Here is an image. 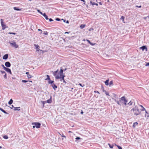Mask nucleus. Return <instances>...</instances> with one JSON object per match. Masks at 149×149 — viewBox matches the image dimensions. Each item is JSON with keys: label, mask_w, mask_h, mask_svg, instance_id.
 I'll use <instances>...</instances> for the list:
<instances>
[{"label": "nucleus", "mask_w": 149, "mask_h": 149, "mask_svg": "<svg viewBox=\"0 0 149 149\" xmlns=\"http://www.w3.org/2000/svg\"><path fill=\"white\" fill-rule=\"evenodd\" d=\"M131 112H132L134 115L137 116L139 115H142L143 113H141V111L139 109L137 106L132 108L131 110Z\"/></svg>", "instance_id": "f257e3e1"}, {"label": "nucleus", "mask_w": 149, "mask_h": 149, "mask_svg": "<svg viewBox=\"0 0 149 149\" xmlns=\"http://www.w3.org/2000/svg\"><path fill=\"white\" fill-rule=\"evenodd\" d=\"M120 100L121 101L122 104H124L125 105L127 104V100L125 97H122L120 98Z\"/></svg>", "instance_id": "f03ea898"}, {"label": "nucleus", "mask_w": 149, "mask_h": 149, "mask_svg": "<svg viewBox=\"0 0 149 149\" xmlns=\"http://www.w3.org/2000/svg\"><path fill=\"white\" fill-rule=\"evenodd\" d=\"M32 125H34L33 126V128L35 127V126L37 128H39L40 127L41 124L39 122H34L32 123Z\"/></svg>", "instance_id": "7ed1b4c3"}, {"label": "nucleus", "mask_w": 149, "mask_h": 149, "mask_svg": "<svg viewBox=\"0 0 149 149\" xmlns=\"http://www.w3.org/2000/svg\"><path fill=\"white\" fill-rule=\"evenodd\" d=\"M8 43H9L12 47H14L15 48H17L18 47V45L16 44V42L14 41H13L11 42H9Z\"/></svg>", "instance_id": "20e7f679"}, {"label": "nucleus", "mask_w": 149, "mask_h": 149, "mask_svg": "<svg viewBox=\"0 0 149 149\" xmlns=\"http://www.w3.org/2000/svg\"><path fill=\"white\" fill-rule=\"evenodd\" d=\"M58 70H57L56 71L53 72V75L55 76V78L56 79H60V77L59 76Z\"/></svg>", "instance_id": "39448f33"}, {"label": "nucleus", "mask_w": 149, "mask_h": 149, "mask_svg": "<svg viewBox=\"0 0 149 149\" xmlns=\"http://www.w3.org/2000/svg\"><path fill=\"white\" fill-rule=\"evenodd\" d=\"M3 21V19H1V24L2 26V29L4 30L6 28V25L4 24Z\"/></svg>", "instance_id": "423d86ee"}, {"label": "nucleus", "mask_w": 149, "mask_h": 149, "mask_svg": "<svg viewBox=\"0 0 149 149\" xmlns=\"http://www.w3.org/2000/svg\"><path fill=\"white\" fill-rule=\"evenodd\" d=\"M5 65L7 67H10L11 66V64L10 63V62L7 61L5 62Z\"/></svg>", "instance_id": "0eeeda50"}, {"label": "nucleus", "mask_w": 149, "mask_h": 149, "mask_svg": "<svg viewBox=\"0 0 149 149\" xmlns=\"http://www.w3.org/2000/svg\"><path fill=\"white\" fill-rule=\"evenodd\" d=\"M145 111L144 113H145V117H147V119H148L149 118V113H148L146 110Z\"/></svg>", "instance_id": "6e6552de"}, {"label": "nucleus", "mask_w": 149, "mask_h": 149, "mask_svg": "<svg viewBox=\"0 0 149 149\" xmlns=\"http://www.w3.org/2000/svg\"><path fill=\"white\" fill-rule=\"evenodd\" d=\"M63 70L62 69H61L60 72L59 73V74L60 76L59 77H60V78H61V77H62L63 76Z\"/></svg>", "instance_id": "1a4fd4ad"}, {"label": "nucleus", "mask_w": 149, "mask_h": 149, "mask_svg": "<svg viewBox=\"0 0 149 149\" xmlns=\"http://www.w3.org/2000/svg\"><path fill=\"white\" fill-rule=\"evenodd\" d=\"M140 48L142 49L143 51L145 49H146V51H147V47L145 46H143L141 47Z\"/></svg>", "instance_id": "9d476101"}, {"label": "nucleus", "mask_w": 149, "mask_h": 149, "mask_svg": "<svg viewBox=\"0 0 149 149\" xmlns=\"http://www.w3.org/2000/svg\"><path fill=\"white\" fill-rule=\"evenodd\" d=\"M8 54H5L3 56V58L4 60H6L8 58Z\"/></svg>", "instance_id": "9b49d317"}, {"label": "nucleus", "mask_w": 149, "mask_h": 149, "mask_svg": "<svg viewBox=\"0 0 149 149\" xmlns=\"http://www.w3.org/2000/svg\"><path fill=\"white\" fill-rule=\"evenodd\" d=\"M52 97L51 96L50 97V98L49 99L47 100V101H45V102H46V103H48L49 104L51 103L52 102Z\"/></svg>", "instance_id": "f8f14e48"}, {"label": "nucleus", "mask_w": 149, "mask_h": 149, "mask_svg": "<svg viewBox=\"0 0 149 149\" xmlns=\"http://www.w3.org/2000/svg\"><path fill=\"white\" fill-rule=\"evenodd\" d=\"M115 102L117 103V104L121 106L122 104L121 101L120 100V99L119 101H118L116 100H114Z\"/></svg>", "instance_id": "ddd939ff"}, {"label": "nucleus", "mask_w": 149, "mask_h": 149, "mask_svg": "<svg viewBox=\"0 0 149 149\" xmlns=\"http://www.w3.org/2000/svg\"><path fill=\"white\" fill-rule=\"evenodd\" d=\"M51 86H52L53 89L55 90L57 88V86L54 84L51 85Z\"/></svg>", "instance_id": "4468645a"}, {"label": "nucleus", "mask_w": 149, "mask_h": 149, "mask_svg": "<svg viewBox=\"0 0 149 149\" xmlns=\"http://www.w3.org/2000/svg\"><path fill=\"white\" fill-rule=\"evenodd\" d=\"M0 110L2 112L6 114H8V113L6 112L5 110H4L2 108L0 107Z\"/></svg>", "instance_id": "2eb2a0df"}, {"label": "nucleus", "mask_w": 149, "mask_h": 149, "mask_svg": "<svg viewBox=\"0 0 149 149\" xmlns=\"http://www.w3.org/2000/svg\"><path fill=\"white\" fill-rule=\"evenodd\" d=\"M140 107H141L142 108L141 109H140L141 111H146V109L143 107V106L142 105H140Z\"/></svg>", "instance_id": "dca6fc26"}, {"label": "nucleus", "mask_w": 149, "mask_h": 149, "mask_svg": "<svg viewBox=\"0 0 149 149\" xmlns=\"http://www.w3.org/2000/svg\"><path fill=\"white\" fill-rule=\"evenodd\" d=\"M42 15L45 18L46 20H48L49 19L47 16L46 15L45 13H44L42 14Z\"/></svg>", "instance_id": "f3484780"}, {"label": "nucleus", "mask_w": 149, "mask_h": 149, "mask_svg": "<svg viewBox=\"0 0 149 149\" xmlns=\"http://www.w3.org/2000/svg\"><path fill=\"white\" fill-rule=\"evenodd\" d=\"M90 3L92 5H96L97 6H98V4L94 2H92V1H90Z\"/></svg>", "instance_id": "a211bd4d"}, {"label": "nucleus", "mask_w": 149, "mask_h": 149, "mask_svg": "<svg viewBox=\"0 0 149 149\" xmlns=\"http://www.w3.org/2000/svg\"><path fill=\"white\" fill-rule=\"evenodd\" d=\"M65 77V75H63V77H61V78H62V79L63 81V82L65 84H66L67 83V82L65 80V79H64V77Z\"/></svg>", "instance_id": "6ab92c4d"}, {"label": "nucleus", "mask_w": 149, "mask_h": 149, "mask_svg": "<svg viewBox=\"0 0 149 149\" xmlns=\"http://www.w3.org/2000/svg\"><path fill=\"white\" fill-rule=\"evenodd\" d=\"M47 78H46V79H45V80H48V81H50V77H49V75H47Z\"/></svg>", "instance_id": "aec40b11"}, {"label": "nucleus", "mask_w": 149, "mask_h": 149, "mask_svg": "<svg viewBox=\"0 0 149 149\" xmlns=\"http://www.w3.org/2000/svg\"><path fill=\"white\" fill-rule=\"evenodd\" d=\"M13 9L15 10H17V11H19V10H21L19 8L17 7H14L13 8Z\"/></svg>", "instance_id": "412c9836"}, {"label": "nucleus", "mask_w": 149, "mask_h": 149, "mask_svg": "<svg viewBox=\"0 0 149 149\" xmlns=\"http://www.w3.org/2000/svg\"><path fill=\"white\" fill-rule=\"evenodd\" d=\"M109 79H107V80L105 81V84L106 85H107V86L108 85H109Z\"/></svg>", "instance_id": "4be33fe9"}, {"label": "nucleus", "mask_w": 149, "mask_h": 149, "mask_svg": "<svg viewBox=\"0 0 149 149\" xmlns=\"http://www.w3.org/2000/svg\"><path fill=\"white\" fill-rule=\"evenodd\" d=\"M13 102V100L12 99H10L8 102V103L10 105L12 104Z\"/></svg>", "instance_id": "5701e85b"}, {"label": "nucleus", "mask_w": 149, "mask_h": 149, "mask_svg": "<svg viewBox=\"0 0 149 149\" xmlns=\"http://www.w3.org/2000/svg\"><path fill=\"white\" fill-rule=\"evenodd\" d=\"M54 82V81H51V80H50V81H49L48 82V83L49 84H50L51 85L52 84H53V83Z\"/></svg>", "instance_id": "b1692460"}, {"label": "nucleus", "mask_w": 149, "mask_h": 149, "mask_svg": "<svg viewBox=\"0 0 149 149\" xmlns=\"http://www.w3.org/2000/svg\"><path fill=\"white\" fill-rule=\"evenodd\" d=\"M28 81H29L31 82H32V81H26V80H22V82L23 83H26Z\"/></svg>", "instance_id": "393cba45"}, {"label": "nucleus", "mask_w": 149, "mask_h": 149, "mask_svg": "<svg viewBox=\"0 0 149 149\" xmlns=\"http://www.w3.org/2000/svg\"><path fill=\"white\" fill-rule=\"evenodd\" d=\"M85 26V25L84 24H81L80 26V28L81 29H83L84 28Z\"/></svg>", "instance_id": "a878e982"}, {"label": "nucleus", "mask_w": 149, "mask_h": 149, "mask_svg": "<svg viewBox=\"0 0 149 149\" xmlns=\"http://www.w3.org/2000/svg\"><path fill=\"white\" fill-rule=\"evenodd\" d=\"M6 72H8L10 73L11 74H12V72H11V70L9 68L7 70Z\"/></svg>", "instance_id": "bb28decb"}, {"label": "nucleus", "mask_w": 149, "mask_h": 149, "mask_svg": "<svg viewBox=\"0 0 149 149\" xmlns=\"http://www.w3.org/2000/svg\"><path fill=\"white\" fill-rule=\"evenodd\" d=\"M103 92H104L105 93V94L107 95H108L109 96H110V95H109V93L106 91H105L104 90V91H103Z\"/></svg>", "instance_id": "cd10ccee"}, {"label": "nucleus", "mask_w": 149, "mask_h": 149, "mask_svg": "<svg viewBox=\"0 0 149 149\" xmlns=\"http://www.w3.org/2000/svg\"><path fill=\"white\" fill-rule=\"evenodd\" d=\"M108 145H109V147L111 148H113V145H111L110 144L108 143Z\"/></svg>", "instance_id": "c85d7f7f"}, {"label": "nucleus", "mask_w": 149, "mask_h": 149, "mask_svg": "<svg viewBox=\"0 0 149 149\" xmlns=\"http://www.w3.org/2000/svg\"><path fill=\"white\" fill-rule=\"evenodd\" d=\"M113 84V81H111L109 83V86H111V85H112Z\"/></svg>", "instance_id": "c756f323"}, {"label": "nucleus", "mask_w": 149, "mask_h": 149, "mask_svg": "<svg viewBox=\"0 0 149 149\" xmlns=\"http://www.w3.org/2000/svg\"><path fill=\"white\" fill-rule=\"evenodd\" d=\"M127 104L129 106H131L132 104V102L131 101H130Z\"/></svg>", "instance_id": "7c9ffc66"}, {"label": "nucleus", "mask_w": 149, "mask_h": 149, "mask_svg": "<svg viewBox=\"0 0 149 149\" xmlns=\"http://www.w3.org/2000/svg\"><path fill=\"white\" fill-rule=\"evenodd\" d=\"M115 145L118 148V149H122V147L119 146L117 145L116 144H115Z\"/></svg>", "instance_id": "2f4dec72"}, {"label": "nucleus", "mask_w": 149, "mask_h": 149, "mask_svg": "<svg viewBox=\"0 0 149 149\" xmlns=\"http://www.w3.org/2000/svg\"><path fill=\"white\" fill-rule=\"evenodd\" d=\"M48 33L47 31H44L43 33V34L46 35H47Z\"/></svg>", "instance_id": "473e14b6"}, {"label": "nucleus", "mask_w": 149, "mask_h": 149, "mask_svg": "<svg viewBox=\"0 0 149 149\" xmlns=\"http://www.w3.org/2000/svg\"><path fill=\"white\" fill-rule=\"evenodd\" d=\"M14 110L15 111H16V110L19 111L20 110V109H17L16 108H20V107H14Z\"/></svg>", "instance_id": "72a5a7b5"}, {"label": "nucleus", "mask_w": 149, "mask_h": 149, "mask_svg": "<svg viewBox=\"0 0 149 149\" xmlns=\"http://www.w3.org/2000/svg\"><path fill=\"white\" fill-rule=\"evenodd\" d=\"M3 138L5 139H8V137L7 135H4L3 136Z\"/></svg>", "instance_id": "f704fd0d"}, {"label": "nucleus", "mask_w": 149, "mask_h": 149, "mask_svg": "<svg viewBox=\"0 0 149 149\" xmlns=\"http://www.w3.org/2000/svg\"><path fill=\"white\" fill-rule=\"evenodd\" d=\"M41 102L43 105V106L44 107V104H45V103H46V102H45V101H41Z\"/></svg>", "instance_id": "c9c22d12"}, {"label": "nucleus", "mask_w": 149, "mask_h": 149, "mask_svg": "<svg viewBox=\"0 0 149 149\" xmlns=\"http://www.w3.org/2000/svg\"><path fill=\"white\" fill-rule=\"evenodd\" d=\"M37 11L39 13H40L41 15H42V14H43V13H42V12H41L39 10H38V9L37 10Z\"/></svg>", "instance_id": "e433bc0d"}, {"label": "nucleus", "mask_w": 149, "mask_h": 149, "mask_svg": "<svg viewBox=\"0 0 149 149\" xmlns=\"http://www.w3.org/2000/svg\"><path fill=\"white\" fill-rule=\"evenodd\" d=\"M4 78L5 79H6L7 78V75L6 73H5V75H4Z\"/></svg>", "instance_id": "4c0bfd02"}, {"label": "nucleus", "mask_w": 149, "mask_h": 149, "mask_svg": "<svg viewBox=\"0 0 149 149\" xmlns=\"http://www.w3.org/2000/svg\"><path fill=\"white\" fill-rule=\"evenodd\" d=\"M8 34H13V35H15L16 34V33H13V32H9L8 33Z\"/></svg>", "instance_id": "58836bf2"}, {"label": "nucleus", "mask_w": 149, "mask_h": 149, "mask_svg": "<svg viewBox=\"0 0 149 149\" xmlns=\"http://www.w3.org/2000/svg\"><path fill=\"white\" fill-rule=\"evenodd\" d=\"M4 70H6V71H7V70H8V68H7L5 67H4L3 68Z\"/></svg>", "instance_id": "ea45409f"}, {"label": "nucleus", "mask_w": 149, "mask_h": 149, "mask_svg": "<svg viewBox=\"0 0 149 149\" xmlns=\"http://www.w3.org/2000/svg\"><path fill=\"white\" fill-rule=\"evenodd\" d=\"M4 70H6V71H7V70H8V68H7L5 67H4L3 68Z\"/></svg>", "instance_id": "a19ab883"}, {"label": "nucleus", "mask_w": 149, "mask_h": 149, "mask_svg": "<svg viewBox=\"0 0 149 149\" xmlns=\"http://www.w3.org/2000/svg\"><path fill=\"white\" fill-rule=\"evenodd\" d=\"M4 70H6V71H7V70H8V68H7L5 67H4L3 68Z\"/></svg>", "instance_id": "79ce46f5"}, {"label": "nucleus", "mask_w": 149, "mask_h": 149, "mask_svg": "<svg viewBox=\"0 0 149 149\" xmlns=\"http://www.w3.org/2000/svg\"><path fill=\"white\" fill-rule=\"evenodd\" d=\"M4 70H6V71H7V70H8V68H7L5 67H4L3 68Z\"/></svg>", "instance_id": "37998d69"}, {"label": "nucleus", "mask_w": 149, "mask_h": 149, "mask_svg": "<svg viewBox=\"0 0 149 149\" xmlns=\"http://www.w3.org/2000/svg\"><path fill=\"white\" fill-rule=\"evenodd\" d=\"M4 70H6V71H7V70H8V68H7L5 67H4L3 68Z\"/></svg>", "instance_id": "c03bdc74"}, {"label": "nucleus", "mask_w": 149, "mask_h": 149, "mask_svg": "<svg viewBox=\"0 0 149 149\" xmlns=\"http://www.w3.org/2000/svg\"><path fill=\"white\" fill-rule=\"evenodd\" d=\"M0 72L2 74H5V73H6V72L4 71L1 70Z\"/></svg>", "instance_id": "a18cd8bd"}, {"label": "nucleus", "mask_w": 149, "mask_h": 149, "mask_svg": "<svg viewBox=\"0 0 149 149\" xmlns=\"http://www.w3.org/2000/svg\"><path fill=\"white\" fill-rule=\"evenodd\" d=\"M27 77L29 78H31V77H32V76L30 75V74H28L27 75Z\"/></svg>", "instance_id": "49530a36"}, {"label": "nucleus", "mask_w": 149, "mask_h": 149, "mask_svg": "<svg viewBox=\"0 0 149 149\" xmlns=\"http://www.w3.org/2000/svg\"><path fill=\"white\" fill-rule=\"evenodd\" d=\"M34 46L36 47V48L39 49L38 47H39V46L38 45L35 44Z\"/></svg>", "instance_id": "de8ad7c7"}, {"label": "nucleus", "mask_w": 149, "mask_h": 149, "mask_svg": "<svg viewBox=\"0 0 149 149\" xmlns=\"http://www.w3.org/2000/svg\"><path fill=\"white\" fill-rule=\"evenodd\" d=\"M38 31H40V33H39V34H41L42 33V30H41V29H38Z\"/></svg>", "instance_id": "09e8293b"}, {"label": "nucleus", "mask_w": 149, "mask_h": 149, "mask_svg": "<svg viewBox=\"0 0 149 149\" xmlns=\"http://www.w3.org/2000/svg\"><path fill=\"white\" fill-rule=\"evenodd\" d=\"M138 124V123L137 122H135L134 123L133 126L134 127L135 125H136Z\"/></svg>", "instance_id": "8fccbe9b"}, {"label": "nucleus", "mask_w": 149, "mask_h": 149, "mask_svg": "<svg viewBox=\"0 0 149 149\" xmlns=\"http://www.w3.org/2000/svg\"><path fill=\"white\" fill-rule=\"evenodd\" d=\"M55 20L56 21H60L61 20L60 19V18H56Z\"/></svg>", "instance_id": "3c124183"}, {"label": "nucleus", "mask_w": 149, "mask_h": 149, "mask_svg": "<svg viewBox=\"0 0 149 149\" xmlns=\"http://www.w3.org/2000/svg\"><path fill=\"white\" fill-rule=\"evenodd\" d=\"M94 92L95 93H98L99 94H100V93L99 92L97 91H94Z\"/></svg>", "instance_id": "603ef678"}, {"label": "nucleus", "mask_w": 149, "mask_h": 149, "mask_svg": "<svg viewBox=\"0 0 149 149\" xmlns=\"http://www.w3.org/2000/svg\"><path fill=\"white\" fill-rule=\"evenodd\" d=\"M90 44L91 45L93 46V45H95V43H92V42H91V43H90Z\"/></svg>", "instance_id": "864d4df0"}, {"label": "nucleus", "mask_w": 149, "mask_h": 149, "mask_svg": "<svg viewBox=\"0 0 149 149\" xmlns=\"http://www.w3.org/2000/svg\"><path fill=\"white\" fill-rule=\"evenodd\" d=\"M76 140H79V139H81L79 137H77L76 139H75Z\"/></svg>", "instance_id": "5fc2aeb1"}, {"label": "nucleus", "mask_w": 149, "mask_h": 149, "mask_svg": "<svg viewBox=\"0 0 149 149\" xmlns=\"http://www.w3.org/2000/svg\"><path fill=\"white\" fill-rule=\"evenodd\" d=\"M145 66H149V63L148 62V63H147L145 65Z\"/></svg>", "instance_id": "6e6d98bb"}, {"label": "nucleus", "mask_w": 149, "mask_h": 149, "mask_svg": "<svg viewBox=\"0 0 149 149\" xmlns=\"http://www.w3.org/2000/svg\"><path fill=\"white\" fill-rule=\"evenodd\" d=\"M79 84L82 87H83L84 86V85H82V84L80 83Z\"/></svg>", "instance_id": "4d7b16f0"}, {"label": "nucleus", "mask_w": 149, "mask_h": 149, "mask_svg": "<svg viewBox=\"0 0 149 149\" xmlns=\"http://www.w3.org/2000/svg\"><path fill=\"white\" fill-rule=\"evenodd\" d=\"M121 18L123 19V20L124 19V18H125V17L124 16H122L121 17Z\"/></svg>", "instance_id": "13d9d810"}, {"label": "nucleus", "mask_w": 149, "mask_h": 149, "mask_svg": "<svg viewBox=\"0 0 149 149\" xmlns=\"http://www.w3.org/2000/svg\"><path fill=\"white\" fill-rule=\"evenodd\" d=\"M49 22H52L53 21V20L52 18H50L49 19Z\"/></svg>", "instance_id": "bf43d9fd"}, {"label": "nucleus", "mask_w": 149, "mask_h": 149, "mask_svg": "<svg viewBox=\"0 0 149 149\" xmlns=\"http://www.w3.org/2000/svg\"><path fill=\"white\" fill-rule=\"evenodd\" d=\"M86 41L90 44L91 43V41L88 40L86 39Z\"/></svg>", "instance_id": "052dcab7"}, {"label": "nucleus", "mask_w": 149, "mask_h": 149, "mask_svg": "<svg viewBox=\"0 0 149 149\" xmlns=\"http://www.w3.org/2000/svg\"><path fill=\"white\" fill-rule=\"evenodd\" d=\"M12 78L13 79H16V78L15 77H12Z\"/></svg>", "instance_id": "680f3d73"}, {"label": "nucleus", "mask_w": 149, "mask_h": 149, "mask_svg": "<svg viewBox=\"0 0 149 149\" xmlns=\"http://www.w3.org/2000/svg\"><path fill=\"white\" fill-rule=\"evenodd\" d=\"M61 20H63V22H65L66 20H65V19H61Z\"/></svg>", "instance_id": "e2e57ef3"}, {"label": "nucleus", "mask_w": 149, "mask_h": 149, "mask_svg": "<svg viewBox=\"0 0 149 149\" xmlns=\"http://www.w3.org/2000/svg\"><path fill=\"white\" fill-rule=\"evenodd\" d=\"M147 17H148V18H149V16H148V17H145L144 18L145 19H146V18H147Z\"/></svg>", "instance_id": "0e129e2a"}, {"label": "nucleus", "mask_w": 149, "mask_h": 149, "mask_svg": "<svg viewBox=\"0 0 149 149\" xmlns=\"http://www.w3.org/2000/svg\"><path fill=\"white\" fill-rule=\"evenodd\" d=\"M29 73L28 72H26V74H27V75H28V74H29Z\"/></svg>", "instance_id": "69168bd1"}, {"label": "nucleus", "mask_w": 149, "mask_h": 149, "mask_svg": "<svg viewBox=\"0 0 149 149\" xmlns=\"http://www.w3.org/2000/svg\"><path fill=\"white\" fill-rule=\"evenodd\" d=\"M99 4L100 5H102V3L101 2H100L99 3Z\"/></svg>", "instance_id": "338daca9"}, {"label": "nucleus", "mask_w": 149, "mask_h": 149, "mask_svg": "<svg viewBox=\"0 0 149 149\" xmlns=\"http://www.w3.org/2000/svg\"><path fill=\"white\" fill-rule=\"evenodd\" d=\"M66 23H67V24H68L69 23V22L68 20H67L66 22Z\"/></svg>", "instance_id": "774afa93"}]
</instances>
